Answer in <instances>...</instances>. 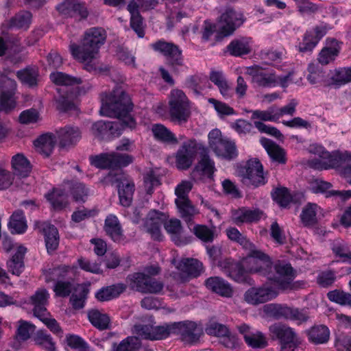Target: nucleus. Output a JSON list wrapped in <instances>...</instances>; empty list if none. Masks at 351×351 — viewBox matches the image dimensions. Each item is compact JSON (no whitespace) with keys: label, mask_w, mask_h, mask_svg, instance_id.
I'll list each match as a JSON object with an SVG mask.
<instances>
[{"label":"nucleus","mask_w":351,"mask_h":351,"mask_svg":"<svg viewBox=\"0 0 351 351\" xmlns=\"http://www.w3.org/2000/svg\"><path fill=\"white\" fill-rule=\"evenodd\" d=\"M332 251L335 255L341 258L343 262L350 261L351 260V252L349 247L343 241H336L333 244Z\"/></svg>","instance_id":"680f3d73"},{"label":"nucleus","mask_w":351,"mask_h":351,"mask_svg":"<svg viewBox=\"0 0 351 351\" xmlns=\"http://www.w3.org/2000/svg\"><path fill=\"white\" fill-rule=\"evenodd\" d=\"M128 10L130 14V25L134 31L141 38L144 36L143 19L138 10L136 3L131 1L128 5Z\"/></svg>","instance_id":"ea45409f"},{"label":"nucleus","mask_w":351,"mask_h":351,"mask_svg":"<svg viewBox=\"0 0 351 351\" xmlns=\"http://www.w3.org/2000/svg\"><path fill=\"white\" fill-rule=\"evenodd\" d=\"M167 337L171 334H180L184 339L194 341L197 338V326L193 322H180L166 324Z\"/></svg>","instance_id":"bb28decb"},{"label":"nucleus","mask_w":351,"mask_h":351,"mask_svg":"<svg viewBox=\"0 0 351 351\" xmlns=\"http://www.w3.org/2000/svg\"><path fill=\"white\" fill-rule=\"evenodd\" d=\"M308 339L315 344L326 343L330 337L328 328L324 325L312 327L308 332Z\"/></svg>","instance_id":"37998d69"},{"label":"nucleus","mask_w":351,"mask_h":351,"mask_svg":"<svg viewBox=\"0 0 351 351\" xmlns=\"http://www.w3.org/2000/svg\"><path fill=\"white\" fill-rule=\"evenodd\" d=\"M246 250H248L247 255L239 263L230 260L219 263V266L227 276L237 282L250 283L251 278L248 274H258L266 276L269 281L276 282L282 289L291 288L295 275L289 264L276 262L274 266L275 273H273L271 261L267 255L258 250L254 244Z\"/></svg>","instance_id":"f257e3e1"},{"label":"nucleus","mask_w":351,"mask_h":351,"mask_svg":"<svg viewBox=\"0 0 351 351\" xmlns=\"http://www.w3.org/2000/svg\"><path fill=\"white\" fill-rule=\"evenodd\" d=\"M246 343L253 348H263L267 345V339L261 331L252 329L250 326L242 324L238 326Z\"/></svg>","instance_id":"393cba45"},{"label":"nucleus","mask_w":351,"mask_h":351,"mask_svg":"<svg viewBox=\"0 0 351 351\" xmlns=\"http://www.w3.org/2000/svg\"><path fill=\"white\" fill-rule=\"evenodd\" d=\"M45 197L54 209H62L68 203L67 196L61 189H53L51 192L47 193Z\"/></svg>","instance_id":"09e8293b"},{"label":"nucleus","mask_w":351,"mask_h":351,"mask_svg":"<svg viewBox=\"0 0 351 351\" xmlns=\"http://www.w3.org/2000/svg\"><path fill=\"white\" fill-rule=\"evenodd\" d=\"M10 77L1 75V111L8 112L16 107L14 91L16 82L12 78L14 74L10 73Z\"/></svg>","instance_id":"6ab92c4d"},{"label":"nucleus","mask_w":351,"mask_h":351,"mask_svg":"<svg viewBox=\"0 0 351 351\" xmlns=\"http://www.w3.org/2000/svg\"><path fill=\"white\" fill-rule=\"evenodd\" d=\"M40 231L45 234V245L49 253L55 251L59 245V234L57 228L47 222L36 223Z\"/></svg>","instance_id":"cd10ccee"},{"label":"nucleus","mask_w":351,"mask_h":351,"mask_svg":"<svg viewBox=\"0 0 351 351\" xmlns=\"http://www.w3.org/2000/svg\"><path fill=\"white\" fill-rule=\"evenodd\" d=\"M41 314L36 317H38L47 327L54 334L61 336L62 331L57 321L53 318L47 310H41Z\"/></svg>","instance_id":"13d9d810"},{"label":"nucleus","mask_w":351,"mask_h":351,"mask_svg":"<svg viewBox=\"0 0 351 351\" xmlns=\"http://www.w3.org/2000/svg\"><path fill=\"white\" fill-rule=\"evenodd\" d=\"M263 216V213L258 210H250L246 208H241L232 213V219L236 224H239L257 221Z\"/></svg>","instance_id":"72a5a7b5"},{"label":"nucleus","mask_w":351,"mask_h":351,"mask_svg":"<svg viewBox=\"0 0 351 351\" xmlns=\"http://www.w3.org/2000/svg\"><path fill=\"white\" fill-rule=\"evenodd\" d=\"M208 147L218 157L232 159L237 152L234 142L222 135L219 129L212 130L208 135Z\"/></svg>","instance_id":"1a4fd4ad"},{"label":"nucleus","mask_w":351,"mask_h":351,"mask_svg":"<svg viewBox=\"0 0 351 351\" xmlns=\"http://www.w3.org/2000/svg\"><path fill=\"white\" fill-rule=\"evenodd\" d=\"M239 73L251 76L252 83L264 88H272L277 86L285 87L289 81L288 76H280L271 71L263 69L258 66L242 68Z\"/></svg>","instance_id":"423d86ee"},{"label":"nucleus","mask_w":351,"mask_h":351,"mask_svg":"<svg viewBox=\"0 0 351 351\" xmlns=\"http://www.w3.org/2000/svg\"><path fill=\"white\" fill-rule=\"evenodd\" d=\"M152 131L154 137L158 141L174 145L178 144V141L174 134L163 125H154L152 126Z\"/></svg>","instance_id":"de8ad7c7"},{"label":"nucleus","mask_w":351,"mask_h":351,"mask_svg":"<svg viewBox=\"0 0 351 351\" xmlns=\"http://www.w3.org/2000/svg\"><path fill=\"white\" fill-rule=\"evenodd\" d=\"M309 152L318 157L309 160L310 167L319 170L339 169L347 182L351 184V154L346 152L333 156L319 145H311Z\"/></svg>","instance_id":"20e7f679"},{"label":"nucleus","mask_w":351,"mask_h":351,"mask_svg":"<svg viewBox=\"0 0 351 351\" xmlns=\"http://www.w3.org/2000/svg\"><path fill=\"white\" fill-rule=\"evenodd\" d=\"M166 324L154 326L152 324H138L134 327L133 332L138 337L149 340H159L167 337Z\"/></svg>","instance_id":"5701e85b"},{"label":"nucleus","mask_w":351,"mask_h":351,"mask_svg":"<svg viewBox=\"0 0 351 351\" xmlns=\"http://www.w3.org/2000/svg\"><path fill=\"white\" fill-rule=\"evenodd\" d=\"M125 290L122 284L103 287L95 293V298L99 301H108L118 297Z\"/></svg>","instance_id":"c03bdc74"},{"label":"nucleus","mask_w":351,"mask_h":351,"mask_svg":"<svg viewBox=\"0 0 351 351\" xmlns=\"http://www.w3.org/2000/svg\"><path fill=\"white\" fill-rule=\"evenodd\" d=\"M32 15L29 12L22 11L10 20L8 26L10 28L27 30L32 23Z\"/></svg>","instance_id":"a18cd8bd"},{"label":"nucleus","mask_w":351,"mask_h":351,"mask_svg":"<svg viewBox=\"0 0 351 351\" xmlns=\"http://www.w3.org/2000/svg\"><path fill=\"white\" fill-rule=\"evenodd\" d=\"M269 330L272 338L280 341V351H294L300 343L298 335L291 328L287 325L275 324L271 325Z\"/></svg>","instance_id":"4468645a"},{"label":"nucleus","mask_w":351,"mask_h":351,"mask_svg":"<svg viewBox=\"0 0 351 351\" xmlns=\"http://www.w3.org/2000/svg\"><path fill=\"white\" fill-rule=\"evenodd\" d=\"M264 311L276 319L285 318L301 324L306 322L308 315L305 311L291 308L276 304H269L264 306Z\"/></svg>","instance_id":"f3484780"},{"label":"nucleus","mask_w":351,"mask_h":351,"mask_svg":"<svg viewBox=\"0 0 351 351\" xmlns=\"http://www.w3.org/2000/svg\"><path fill=\"white\" fill-rule=\"evenodd\" d=\"M167 217L166 213L156 210H152L148 213L144 226L154 239H162L161 226L162 224L165 226Z\"/></svg>","instance_id":"412c9836"},{"label":"nucleus","mask_w":351,"mask_h":351,"mask_svg":"<svg viewBox=\"0 0 351 351\" xmlns=\"http://www.w3.org/2000/svg\"><path fill=\"white\" fill-rule=\"evenodd\" d=\"M151 47L155 51L164 56L171 65H182V51L177 45L160 40L152 43Z\"/></svg>","instance_id":"aec40b11"},{"label":"nucleus","mask_w":351,"mask_h":351,"mask_svg":"<svg viewBox=\"0 0 351 351\" xmlns=\"http://www.w3.org/2000/svg\"><path fill=\"white\" fill-rule=\"evenodd\" d=\"M60 145L62 147L75 145L81 138V132L77 127L65 126L58 131Z\"/></svg>","instance_id":"c85d7f7f"},{"label":"nucleus","mask_w":351,"mask_h":351,"mask_svg":"<svg viewBox=\"0 0 351 351\" xmlns=\"http://www.w3.org/2000/svg\"><path fill=\"white\" fill-rule=\"evenodd\" d=\"M261 144L267 151L269 156L273 160L280 163L285 162V152L278 145L275 144L273 141L267 138H262L261 140Z\"/></svg>","instance_id":"49530a36"},{"label":"nucleus","mask_w":351,"mask_h":351,"mask_svg":"<svg viewBox=\"0 0 351 351\" xmlns=\"http://www.w3.org/2000/svg\"><path fill=\"white\" fill-rule=\"evenodd\" d=\"M8 228L12 234H23L27 228V221L24 216V213L18 210L12 214L8 223Z\"/></svg>","instance_id":"a19ab883"},{"label":"nucleus","mask_w":351,"mask_h":351,"mask_svg":"<svg viewBox=\"0 0 351 351\" xmlns=\"http://www.w3.org/2000/svg\"><path fill=\"white\" fill-rule=\"evenodd\" d=\"M35 343L45 348L47 351H56L55 343L50 335L40 330L38 331L35 337Z\"/></svg>","instance_id":"052dcab7"},{"label":"nucleus","mask_w":351,"mask_h":351,"mask_svg":"<svg viewBox=\"0 0 351 351\" xmlns=\"http://www.w3.org/2000/svg\"><path fill=\"white\" fill-rule=\"evenodd\" d=\"M72 195L76 202H85L90 194V191L83 183H75L73 186Z\"/></svg>","instance_id":"338daca9"},{"label":"nucleus","mask_w":351,"mask_h":351,"mask_svg":"<svg viewBox=\"0 0 351 351\" xmlns=\"http://www.w3.org/2000/svg\"><path fill=\"white\" fill-rule=\"evenodd\" d=\"M17 76L23 84L28 86L37 84L38 70L36 68H27L19 71L17 72Z\"/></svg>","instance_id":"5fc2aeb1"},{"label":"nucleus","mask_w":351,"mask_h":351,"mask_svg":"<svg viewBox=\"0 0 351 351\" xmlns=\"http://www.w3.org/2000/svg\"><path fill=\"white\" fill-rule=\"evenodd\" d=\"M160 271L157 265L147 266L143 272H136L128 276L129 286L141 293H160L164 287L163 283L154 278Z\"/></svg>","instance_id":"39448f33"},{"label":"nucleus","mask_w":351,"mask_h":351,"mask_svg":"<svg viewBox=\"0 0 351 351\" xmlns=\"http://www.w3.org/2000/svg\"><path fill=\"white\" fill-rule=\"evenodd\" d=\"M251 113L252 119H260L263 121L271 122H276L278 121L276 111V106H271L265 110H252Z\"/></svg>","instance_id":"6e6d98bb"},{"label":"nucleus","mask_w":351,"mask_h":351,"mask_svg":"<svg viewBox=\"0 0 351 351\" xmlns=\"http://www.w3.org/2000/svg\"><path fill=\"white\" fill-rule=\"evenodd\" d=\"M50 79L53 83L58 86H69L82 83V80L73 77L62 72H53L50 74Z\"/></svg>","instance_id":"864d4df0"},{"label":"nucleus","mask_w":351,"mask_h":351,"mask_svg":"<svg viewBox=\"0 0 351 351\" xmlns=\"http://www.w3.org/2000/svg\"><path fill=\"white\" fill-rule=\"evenodd\" d=\"M195 235L204 242H212L214 239V232L212 229L204 225H196L193 229Z\"/></svg>","instance_id":"69168bd1"},{"label":"nucleus","mask_w":351,"mask_h":351,"mask_svg":"<svg viewBox=\"0 0 351 351\" xmlns=\"http://www.w3.org/2000/svg\"><path fill=\"white\" fill-rule=\"evenodd\" d=\"M200 145L194 138L184 141L175 154L176 166L178 169H188L193 163Z\"/></svg>","instance_id":"dca6fc26"},{"label":"nucleus","mask_w":351,"mask_h":351,"mask_svg":"<svg viewBox=\"0 0 351 351\" xmlns=\"http://www.w3.org/2000/svg\"><path fill=\"white\" fill-rule=\"evenodd\" d=\"M261 286L252 287L244 293V300L249 304L258 305L274 299L278 295V289H281L278 284L273 281ZM282 290H283L282 289Z\"/></svg>","instance_id":"9d476101"},{"label":"nucleus","mask_w":351,"mask_h":351,"mask_svg":"<svg viewBox=\"0 0 351 351\" xmlns=\"http://www.w3.org/2000/svg\"><path fill=\"white\" fill-rule=\"evenodd\" d=\"M173 263L179 271L182 281H186L189 278H195L203 272L202 263L197 259L183 258L177 264L175 260Z\"/></svg>","instance_id":"b1692460"},{"label":"nucleus","mask_w":351,"mask_h":351,"mask_svg":"<svg viewBox=\"0 0 351 351\" xmlns=\"http://www.w3.org/2000/svg\"><path fill=\"white\" fill-rule=\"evenodd\" d=\"M56 143V138L51 134L40 136L34 141V146L38 152L48 156L53 151Z\"/></svg>","instance_id":"58836bf2"},{"label":"nucleus","mask_w":351,"mask_h":351,"mask_svg":"<svg viewBox=\"0 0 351 351\" xmlns=\"http://www.w3.org/2000/svg\"><path fill=\"white\" fill-rule=\"evenodd\" d=\"M140 347V342L136 337H129L123 340L114 351H135Z\"/></svg>","instance_id":"774afa93"},{"label":"nucleus","mask_w":351,"mask_h":351,"mask_svg":"<svg viewBox=\"0 0 351 351\" xmlns=\"http://www.w3.org/2000/svg\"><path fill=\"white\" fill-rule=\"evenodd\" d=\"M2 245L5 252L13 251L11 258L7 262V266L12 274L19 276L23 270V258L27 252V248L22 244L14 243L7 236L4 237Z\"/></svg>","instance_id":"ddd939ff"},{"label":"nucleus","mask_w":351,"mask_h":351,"mask_svg":"<svg viewBox=\"0 0 351 351\" xmlns=\"http://www.w3.org/2000/svg\"><path fill=\"white\" fill-rule=\"evenodd\" d=\"M237 173L243 184L258 186L265 183L261 163L256 158L249 160L238 167Z\"/></svg>","instance_id":"f8f14e48"},{"label":"nucleus","mask_w":351,"mask_h":351,"mask_svg":"<svg viewBox=\"0 0 351 351\" xmlns=\"http://www.w3.org/2000/svg\"><path fill=\"white\" fill-rule=\"evenodd\" d=\"M168 104L169 114L173 121L182 124L186 123L191 115V103L186 94L180 89L171 90Z\"/></svg>","instance_id":"0eeeda50"},{"label":"nucleus","mask_w":351,"mask_h":351,"mask_svg":"<svg viewBox=\"0 0 351 351\" xmlns=\"http://www.w3.org/2000/svg\"><path fill=\"white\" fill-rule=\"evenodd\" d=\"M340 43L335 39L328 38L326 47L320 51L318 61L322 64H328L333 61L339 54Z\"/></svg>","instance_id":"2f4dec72"},{"label":"nucleus","mask_w":351,"mask_h":351,"mask_svg":"<svg viewBox=\"0 0 351 351\" xmlns=\"http://www.w3.org/2000/svg\"><path fill=\"white\" fill-rule=\"evenodd\" d=\"M192 187L193 184L191 181L183 180L175 189V194L177 197L175 203L182 217L186 221L198 213V210L192 205L188 197Z\"/></svg>","instance_id":"9b49d317"},{"label":"nucleus","mask_w":351,"mask_h":351,"mask_svg":"<svg viewBox=\"0 0 351 351\" xmlns=\"http://www.w3.org/2000/svg\"><path fill=\"white\" fill-rule=\"evenodd\" d=\"M195 171L210 178L215 171V162L208 156L204 155L196 166Z\"/></svg>","instance_id":"bf43d9fd"},{"label":"nucleus","mask_w":351,"mask_h":351,"mask_svg":"<svg viewBox=\"0 0 351 351\" xmlns=\"http://www.w3.org/2000/svg\"><path fill=\"white\" fill-rule=\"evenodd\" d=\"M252 41L251 38L241 37L230 42L227 49L228 52L234 56H242L251 52Z\"/></svg>","instance_id":"473e14b6"},{"label":"nucleus","mask_w":351,"mask_h":351,"mask_svg":"<svg viewBox=\"0 0 351 351\" xmlns=\"http://www.w3.org/2000/svg\"><path fill=\"white\" fill-rule=\"evenodd\" d=\"M132 109L130 98L121 87H117L110 94L102 95L100 114L117 118L115 121L107 122L110 135L119 136L125 127L134 128L136 126L135 120L130 114Z\"/></svg>","instance_id":"f03ea898"},{"label":"nucleus","mask_w":351,"mask_h":351,"mask_svg":"<svg viewBox=\"0 0 351 351\" xmlns=\"http://www.w3.org/2000/svg\"><path fill=\"white\" fill-rule=\"evenodd\" d=\"M106 232L114 241H120L122 239V229L118 218L114 215H108L105 220Z\"/></svg>","instance_id":"79ce46f5"},{"label":"nucleus","mask_w":351,"mask_h":351,"mask_svg":"<svg viewBox=\"0 0 351 351\" xmlns=\"http://www.w3.org/2000/svg\"><path fill=\"white\" fill-rule=\"evenodd\" d=\"M90 163L99 169H116L132 162L133 158L126 154L104 153L90 157Z\"/></svg>","instance_id":"2eb2a0df"},{"label":"nucleus","mask_w":351,"mask_h":351,"mask_svg":"<svg viewBox=\"0 0 351 351\" xmlns=\"http://www.w3.org/2000/svg\"><path fill=\"white\" fill-rule=\"evenodd\" d=\"M243 15L241 12L228 8L221 14L219 21V33L223 36L231 35L244 22Z\"/></svg>","instance_id":"a211bd4d"},{"label":"nucleus","mask_w":351,"mask_h":351,"mask_svg":"<svg viewBox=\"0 0 351 351\" xmlns=\"http://www.w3.org/2000/svg\"><path fill=\"white\" fill-rule=\"evenodd\" d=\"M164 227L166 231L171 235L172 241L177 245L186 244L189 242V240L186 238L182 239V228L180 220L171 219L167 221H166Z\"/></svg>","instance_id":"c9c22d12"},{"label":"nucleus","mask_w":351,"mask_h":351,"mask_svg":"<svg viewBox=\"0 0 351 351\" xmlns=\"http://www.w3.org/2000/svg\"><path fill=\"white\" fill-rule=\"evenodd\" d=\"M105 40L104 30L101 28L93 27L86 32L81 45L71 43L69 45V50L75 60L86 64V69L90 71L93 67L88 64L97 58L99 49Z\"/></svg>","instance_id":"7ed1b4c3"},{"label":"nucleus","mask_w":351,"mask_h":351,"mask_svg":"<svg viewBox=\"0 0 351 351\" xmlns=\"http://www.w3.org/2000/svg\"><path fill=\"white\" fill-rule=\"evenodd\" d=\"M88 291L86 286L82 285L77 286L75 293L71 295L70 299L73 308L80 309L84 306Z\"/></svg>","instance_id":"4d7b16f0"},{"label":"nucleus","mask_w":351,"mask_h":351,"mask_svg":"<svg viewBox=\"0 0 351 351\" xmlns=\"http://www.w3.org/2000/svg\"><path fill=\"white\" fill-rule=\"evenodd\" d=\"M329 29L330 27L328 25L320 24L307 31L304 34L303 41L300 43L298 46V50L301 52L311 51Z\"/></svg>","instance_id":"4be33fe9"},{"label":"nucleus","mask_w":351,"mask_h":351,"mask_svg":"<svg viewBox=\"0 0 351 351\" xmlns=\"http://www.w3.org/2000/svg\"><path fill=\"white\" fill-rule=\"evenodd\" d=\"M88 318L95 327L101 330L106 329L110 324L109 317L97 309L89 311L88 312Z\"/></svg>","instance_id":"3c124183"},{"label":"nucleus","mask_w":351,"mask_h":351,"mask_svg":"<svg viewBox=\"0 0 351 351\" xmlns=\"http://www.w3.org/2000/svg\"><path fill=\"white\" fill-rule=\"evenodd\" d=\"M117 181L121 180L118 185V193L120 204L125 207L130 206L132 202L134 191V184L128 179L117 178Z\"/></svg>","instance_id":"f704fd0d"},{"label":"nucleus","mask_w":351,"mask_h":351,"mask_svg":"<svg viewBox=\"0 0 351 351\" xmlns=\"http://www.w3.org/2000/svg\"><path fill=\"white\" fill-rule=\"evenodd\" d=\"M272 197L282 207H286L292 200V197L286 188L276 189L272 193Z\"/></svg>","instance_id":"0e129e2a"},{"label":"nucleus","mask_w":351,"mask_h":351,"mask_svg":"<svg viewBox=\"0 0 351 351\" xmlns=\"http://www.w3.org/2000/svg\"><path fill=\"white\" fill-rule=\"evenodd\" d=\"M76 268L62 265L57 268L49 269L45 274L47 282H56L53 287V291L57 296L66 297L71 291V284L69 281L62 280V278L75 275Z\"/></svg>","instance_id":"6e6552de"},{"label":"nucleus","mask_w":351,"mask_h":351,"mask_svg":"<svg viewBox=\"0 0 351 351\" xmlns=\"http://www.w3.org/2000/svg\"><path fill=\"white\" fill-rule=\"evenodd\" d=\"M49 293L45 289L38 290L31 298V301L34 305V314L35 316L41 314V310H47L45 305L47 303Z\"/></svg>","instance_id":"603ef678"},{"label":"nucleus","mask_w":351,"mask_h":351,"mask_svg":"<svg viewBox=\"0 0 351 351\" xmlns=\"http://www.w3.org/2000/svg\"><path fill=\"white\" fill-rule=\"evenodd\" d=\"M34 330V325L27 321L20 320L16 330V337L20 340L25 341L30 337Z\"/></svg>","instance_id":"e2e57ef3"},{"label":"nucleus","mask_w":351,"mask_h":351,"mask_svg":"<svg viewBox=\"0 0 351 351\" xmlns=\"http://www.w3.org/2000/svg\"><path fill=\"white\" fill-rule=\"evenodd\" d=\"M332 184L321 179H315L310 182V189L314 193H324L326 197H337L342 200L351 197V190H330Z\"/></svg>","instance_id":"a878e982"},{"label":"nucleus","mask_w":351,"mask_h":351,"mask_svg":"<svg viewBox=\"0 0 351 351\" xmlns=\"http://www.w3.org/2000/svg\"><path fill=\"white\" fill-rule=\"evenodd\" d=\"M12 165L15 173L21 177L27 176L31 170L29 162L21 154H17L12 157Z\"/></svg>","instance_id":"8fccbe9b"},{"label":"nucleus","mask_w":351,"mask_h":351,"mask_svg":"<svg viewBox=\"0 0 351 351\" xmlns=\"http://www.w3.org/2000/svg\"><path fill=\"white\" fill-rule=\"evenodd\" d=\"M322 208L316 204L308 203L302 210L300 218L302 223L306 226L315 224L318 217L322 215Z\"/></svg>","instance_id":"e433bc0d"},{"label":"nucleus","mask_w":351,"mask_h":351,"mask_svg":"<svg viewBox=\"0 0 351 351\" xmlns=\"http://www.w3.org/2000/svg\"><path fill=\"white\" fill-rule=\"evenodd\" d=\"M205 285L209 290L221 296L230 298L233 294L231 285L220 277H210L206 280Z\"/></svg>","instance_id":"c756f323"},{"label":"nucleus","mask_w":351,"mask_h":351,"mask_svg":"<svg viewBox=\"0 0 351 351\" xmlns=\"http://www.w3.org/2000/svg\"><path fill=\"white\" fill-rule=\"evenodd\" d=\"M1 56H6L11 58L12 62H16V58L12 56L21 51V46L19 40L14 37L1 36Z\"/></svg>","instance_id":"4c0bfd02"},{"label":"nucleus","mask_w":351,"mask_h":351,"mask_svg":"<svg viewBox=\"0 0 351 351\" xmlns=\"http://www.w3.org/2000/svg\"><path fill=\"white\" fill-rule=\"evenodd\" d=\"M57 10L64 15L77 14L82 19L86 18L88 15L86 8L80 0H64L57 6Z\"/></svg>","instance_id":"7c9ffc66"}]
</instances>
